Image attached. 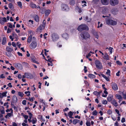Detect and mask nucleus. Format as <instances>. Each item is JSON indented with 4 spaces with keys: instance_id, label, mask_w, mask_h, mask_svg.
<instances>
[{
    "instance_id": "de8ad7c7",
    "label": "nucleus",
    "mask_w": 126,
    "mask_h": 126,
    "mask_svg": "<svg viewBox=\"0 0 126 126\" xmlns=\"http://www.w3.org/2000/svg\"><path fill=\"white\" fill-rule=\"evenodd\" d=\"M73 114V112L71 111H70L68 113L69 116H72Z\"/></svg>"
},
{
    "instance_id": "5701e85b",
    "label": "nucleus",
    "mask_w": 126,
    "mask_h": 126,
    "mask_svg": "<svg viewBox=\"0 0 126 126\" xmlns=\"http://www.w3.org/2000/svg\"><path fill=\"white\" fill-rule=\"evenodd\" d=\"M51 12V11L49 10H48L46 11L45 12L46 16H47Z\"/></svg>"
},
{
    "instance_id": "cd10ccee",
    "label": "nucleus",
    "mask_w": 126,
    "mask_h": 126,
    "mask_svg": "<svg viewBox=\"0 0 126 126\" xmlns=\"http://www.w3.org/2000/svg\"><path fill=\"white\" fill-rule=\"evenodd\" d=\"M13 111H11L10 113H8L7 114V115L8 117H11L12 116H13Z\"/></svg>"
},
{
    "instance_id": "c9c22d12",
    "label": "nucleus",
    "mask_w": 126,
    "mask_h": 126,
    "mask_svg": "<svg viewBox=\"0 0 126 126\" xmlns=\"http://www.w3.org/2000/svg\"><path fill=\"white\" fill-rule=\"evenodd\" d=\"M92 114L93 115H96L97 114V112L96 110H95L92 112Z\"/></svg>"
},
{
    "instance_id": "c85d7f7f",
    "label": "nucleus",
    "mask_w": 126,
    "mask_h": 126,
    "mask_svg": "<svg viewBox=\"0 0 126 126\" xmlns=\"http://www.w3.org/2000/svg\"><path fill=\"white\" fill-rule=\"evenodd\" d=\"M116 98L118 99H121L122 98V97L121 95L118 94H116Z\"/></svg>"
},
{
    "instance_id": "4c0bfd02",
    "label": "nucleus",
    "mask_w": 126,
    "mask_h": 126,
    "mask_svg": "<svg viewBox=\"0 0 126 126\" xmlns=\"http://www.w3.org/2000/svg\"><path fill=\"white\" fill-rule=\"evenodd\" d=\"M7 26L10 28H12L13 27V26L11 23H8L7 24Z\"/></svg>"
},
{
    "instance_id": "2f4dec72",
    "label": "nucleus",
    "mask_w": 126,
    "mask_h": 126,
    "mask_svg": "<svg viewBox=\"0 0 126 126\" xmlns=\"http://www.w3.org/2000/svg\"><path fill=\"white\" fill-rule=\"evenodd\" d=\"M62 44L61 41H60L57 44V46L59 47H62Z\"/></svg>"
},
{
    "instance_id": "ea45409f",
    "label": "nucleus",
    "mask_w": 126,
    "mask_h": 126,
    "mask_svg": "<svg viewBox=\"0 0 126 126\" xmlns=\"http://www.w3.org/2000/svg\"><path fill=\"white\" fill-rule=\"evenodd\" d=\"M30 92L29 91L25 92V94H27V95L29 96L30 95Z\"/></svg>"
},
{
    "instance_id": "bb28decb",
    "label": "nucleus",
    "mask_w": 126,
    "mask_h": 126,
    "mask_svg": "<svg viewBox=\"0 0 126 126\" xmlns=\"http://www.w3.org/2000/svg\"><path fill=\"white\" fill-rule=\"evenodd\" d=\"M112 96H109L107 98L108 101L109 102L111 101L112 99Z\"/></svg>"
},
{
    "instance_id": "e2e57ef3",
    "label": "nucleus",
    "mask_w": 126,
    "mask_h": 126,
    "mask_svg": "<svg viewBox=\"0 0 126 126\" xmlns=\"http://www.w3.org/2000/svg\"><path fill=\"white\" fill-rule=\"evenodd\" d=\"M13 126H17V125L16 123L15 122H13L12 123Z\"/></svg>"
},
{
    "instance_id": "a18cd8bd",
    "label": "nucleus",
    "mask_w": 126,
    "mask_h": 126,
    "mask_svg": "<svg viewBox=\"0 0 126 126\" xmlns=\"http://www.w3.org/2000/svg\"><path fill=\"white\" fill-rule=\"evenodd\" d=\"M94 34L95 36V37L97 38H98V36L97 35V34L96 32H94Z\"/></svg>"
},
{
    "instance_id": "412c9836",
    "label": "nucleus",
    "mask_w": 126,
    "mask_h": 126,
    "mask_svg": "<svg viewBox=\"0 0 126 126\" xmlns=\"http://www.w3.org/2000/svg\"><path fill=\"white\" fill-rule=\"evenodd\" d=\"M75 4L74 0H70L69 4L71 5H73Z\"/></svg>"
},
{
    "instance_id": "39448f33",
    "label": "nucleus",
    "mask_w": 126,
    "mask_h": 126,
    "mask_svg": "<svg viewBox=\"0 0 126 126\" xmlns=\"http://www.w3.org/2000/svg\"><path fill=\"white\" fill-rule=\"evenodd\" d=\"M95 64L96 67L98 69H100L102 68V66L101 62L98 60L95 61Z\"/></svg>"
},
{
    "instance_id": "aec40b11",
    "label": "nucleus",
    "mask_w": 126,
    "mask_h": 126,
    "mask_svg": "<svg viewBox=\"0 0 126 126\" xmlns=\"http://www.w3.org/2000/svg\"><path fill=\"white\" fill-rule=\"evenodd\" d=\"M34 18L35 20L37 22H38L39 21V19L38 16L36 15H34Z\"/></svg>"
},
{
    "instance_id": "774afa93",
    "label": "nucleus",
    "mask_w": 126,
    "mask_h": 126,
    "mask_svg": "<svg viewBox=\"0 0 126 126\" xmlns=\"http://www.w3.org/2000/svg\"><path fill=\"white\" fill-rule=\"evenodd\" d=\"M115 126H118V123L117 121H116L114 125Z\"/></svg>"
},
{
    "instance_id": "473e14b6",
    "label": "nucleus",
    "mask_w": 126,
    "mask_h": 126,
    "mask_svg": "<svg viewBox=\"0 0 126 126\" xmlns=\"http://www.w3.org/2000/svg\"><path fill=\"white\" fill-rule=\"evenodd\" d=\"M89 77L91 78H95V76L94 75L91 74H90L88 75Z\"/></svg>"
},
{
    "instance_id": "20e7f679",
    "label": "nucleus",
    "mask_w": 126,
    "mask_h": 126,
    "mask_svg": "<svg viewBox=\"0 0 126 126\" xmlns=\"http://www.w3.org/2000/svg\"><path fill=\"white\" fill-rule=\"evenodd\" d=\"M77 29L79 31H81L83 30H88L89 28L86 25L82 24L79 26Z\"/></svg>"
},
{
    "instance_id": "6ab92c4d",
    "label": "nucleus",
    "mask_w": 126,
    "mask_h": 126,
    "mask_svg": "<svg viewBox=\"0 0 126 126\" xmlns=\"http://www.w3.org/2000/svg\"><path fill=\"white\" fill-rule=\"evenodd\" d=\"M103 58L105 60H108L109 59V56L107 54L105 53L104 56L103 57Z\"/></svg>"
},
{
    "instance_id": "c03bdc74",
    "label": "nucleus",
    "mask_w": 126,
    "mask_h": 126,
    "mask_svg": "<svg viewBox=\"0 0 126 126\" xmlns=\"http://www.w3.org/2000/svg\"><path fill=\"white\" fill-rule=\"evenodd\" d=\"M86 125L87 126H90L91 124L90 122L87 121L86 123Z\"/></svg>"
},
{
    "instance_id": "49530a36",
    "label": "nucleus",
    "mask_w": 126,
    "mask_h": 126,
    "mask_svg": "<svg viewBox=\"0 0 126 126\" xmlns=\"http://www.w3.org/2000/svg\"><path fill=\"white\" fill-rule=\"evenodd\" d=\"M123 96L124 99H126V94L123 93Z\"/></svg>"
},
{
    "instance_id": "2eb2a0df",
    "label": "nucleus",
    "mask_w": 126,
    "mask_h": 126,
    "mask_svg": "<svg viewBox=\"0 0 126 126\" xmlns=\"http://www.w3.org/2000/svg\"><path fill=\"white\" fill-rule=\"evenodd\" d=\"M17 101V99L16 96H14L13 97V100L12 101V103H16Z\"/></svg>"
},
{
    "instance_id": "4468645a",
    "label": "nucleus",
    "mask_w": 126,
    "mask_h": 126,
    "mask_svg": "<svg viewBox=\"0 0 126 126\" xmlns=\"http://www.w3.org/2000/svg\"><path fill=\"white\" fill-rule=\"evenodd\" d=\"M14 65L17 68L19 69H22V66L20 64L18 63H15L14 64Z\"/></svg>"
},
{
    "instance_id": "e433bc0d",
    "label": "nucleus",
    "mask_w": 126,
    "mask_h": 126,
    "mask_svg": "<svg viewBox=\"0 0 126 126\" xmlns=\"http://www.w3.org/2000/svg\"><path fill=\"white\" fill-rule=\"evenodd\" d=\"M94 94L97 96H99V94L98 93V92L97 91H94L93 92Z\"/></svg>"
},
{
    "instance_id": "423d86ee",
    "label": "nucleus",
    "mask_w": 126,
    "mask_h": 126,
    "mask_svg": "<svg viewBox=\"0 0 126 126\" xmlns=\"http://www.w3.org/2000/svg\"><path fill=\"white\" fill-rule=\"evenodd\" d=\"M110 4L113 6H115L118 5L119 3V0H110Z\"/></svg>"
},
{
    "instance_id": "a211bd4d",
    "label": "nucleus",
    "mask_w": 126,
    "mask_h": 126,
    "mask_svg": "<svg viewBox=\"0 0 126 126\" xmlns=\"http://www.w3.org/2000/svg\"><path fill=\"white\" fill-rule=\"evenodd\" d=\"M111 103L115 106L116 107L118 106V104L116 101L115 99H113L111 101Z\"/></svg>"
},
{
    "instance_id": "a19ab883",
    "label": "nucleus",
    "mask_w": 126,
    "mask_h": 126,
    "mask_svg": "<svg viewBox=\"0 0 126 126\" xmlns=\"http://www.w3.org/2000/svg\"><path fill=\"white\" fill-rule=\"evenodd\" d=\"M7 92H5L2 93L3 97L4 96H6V94H7Z\"/></svg>"
},
{
    "instance_id": "052dcab7",
    "label": "nucleus",
    "mask_w": 126,
    "mask_h": 126,
    "mask_svg": "<svg viewBox=\"0 0 126 126\" xmlns=\"http://www.w3.org/2000/svg\"><path fill=\"white\" fill-rule=\"evenodd\" d=\"M121 122L122 123H124L125 122V119L124 118H123L122 119Z\"/></svg>"
},
{
    "instance_id": "72a5a7b5",
    "label": "nucleus",
    "mask_w": 126,
    "mask_h": 126,
    "mask_svg": "<svg viewBox=\"0 0 126 126\" xmlns=\"http://www.w3.org/2000/svg\"><path fill=\"white\" fill-rule=\"evenodd\" d=\"M46 24V21H45V20H44L43 21V24L41 25V26L43 27V28H45V26Z\"/></svg>"
},
{
    "instance_id": "58836bf2",
    "label": "nucleus",
    "mask_w": 126,
    "mask_h": 126,
    "mask_svg": "<svg viewBox=\"0 0 126 126\" xmlns=\"http://www.w3.org/2000/svg\"><path fill=\"white\" fill-rule=\"evenodd\" d=\"M110 71L109 69L107 70V71L106 72V74H107L108 76H110Z\"/></svg>"
},
{
    "instance_id": "3c124183",
    "label": "nucleus",
    "mask_w": 126,
    "mask_h": 126,
    "mask_svg": "<svg viewBox=\"0 0 126 126\" xmlns=\"http://www.w3.org/2000/svg\"><path fill=\"white\" fill-rule=\"evenodd\" d=\"M23 116L26 119H27L28 118V115H23Z\"/></svg>"
},
{
    "instance_id": "79ce46f5",
    "label": "nucleus",
    "mask_w": 126,
    "mask_h": 126,
    "mask_svg": "<svg viewBox=\"0 0 126 126\" xmlns=\"http://www.w3.org/2000/svg\"><path fill=\"white\" fill-rule=\"evenodd\" d=\"M115 112L117 113L118 114V115L119 116H120L121 115L119 113V111L117 109H115Z\"/></svg>"
},
{
    "instance_id": "5fc2aeb1",
    "label": "nucleus",
    "mask_w": 126,
    "mask_h": 126,
    "mask_svg": "<svg viewBox=\"0 0 126 126\" xmlns=\"http://www.w3.org/2000/svg\"><path fill=\"white\" fill-rule=\"evenodd\" d=\"M13 111V110L12 109H8L7 110H6V111L7 112H8L10 111Z\"/></svg>"
},
{
    "instance_id": "37998d69",
    "label": "nucleus",
    "mask_w": 126,
    "mask_h": 126,
    "mask_svg": "<svg viewBox=\"0 0 126 126\" xmlns=\"http://www.w3.org/2000/svg\"><path fill=\"white\" fill-rule=\"evenodd\" d=\"M113 49L112 48L110 47L109 48V50L110 51V53L111 54L112 52V49Z\"/></svg>"
},
{
    "instance_id": "09e8293b",
    "label": "nucleus",
    "mask_w": 126,
    "mask_h": 126,
    "mask_svg": "<svg viewBox=\"0 0 126 126\" xmlns=\"http://www.w3.org/2000/svg\"><path fill=\"white\" fill-rule=\"evenodd\" d=\"M36 118L33 119L32 120V123L33 124H34L36 122Z\"/></svg>"
},
{
    "instance_id": "a878e982",
    "label": "nucleus",
    "mask_w": 126,
    "mask_h": 126,
    "mask_svg": "<svg viewBox=\"0 0 126 126\" xmlns=\"http://www.w3.org/2000/svg\"><path fill=\"white\" fill-rule=\"evenodd\" d=\"M101 75L104 79H105L107 81H109V79L108 77H106L103 74H101Z\"/></svg>"
},
{
    "instance_id": "bf43d9fd",
    "label": "nucleus",
    "mask_w": 126,
    "mask_h": 126,
    "mask_svg": "<svg viewBox=\"0 0 126 126\" xmlns=\"http://www.w3.org/2000/svg\"><path fill=\"white\" fill-rule=\"evenodd\" d=\"M22 104L24 105H26V101L25 100H24L22 102Z\"/></svg>"
},
{
    "instance_id": "dca6fc26",
    "label": "nucleus",
    "mask_w": 126,
    "mask_h": 126,
    "mask_svg": "<svg viewBox=\"0 0 126 126\" xmlns=\"http://www.w3.org/2000/svg\"><path fill=\"white\" fill-rule=\"evenodd\" d=\"M44 28H43L41 26V25L39 26V27L37 29V31L38 32H42L43 29Z\"/></svg>"
},
{
    "instance_id": "13d9d810",
    "label": "nucleus",
    "mask_w": 126,
    "mask_h": 126,
    "mask_svg": "<svg viewBox=\"0 0 126 126\" xmlns=\"http://www.w3.org/2000/svg\"><path fill=\"white\" fill-rule=\"evenodd\" d=\"M84 72L85 73H86L87 71V67L86 66H84Z\"/></svg>"
},
{
    "instance_id": "f3484780",
    "label": "nucleus",
    "mask_w": 126,
    "mask_h": 126,
    "mask_svg": "<svg viewBox=\"0 0 126 126\" xmlns=\"http://www.w3.org/2000/svg\"><path fill=\"white\" fill-rule=\"evenodd\" d=\"M6 50L8 52H11L13 50L12 47H11L9 46H7L6 48Z\"/></svg>"
},
{
    "instance_id": "f257e3e1",
    "label": "nucleus",
    "mask_w": 126,
    "mask_h": 126,
    "mask_svg": "<svg viewBox=\"0 0 126 126\" xmlns=\"http://www.w3.org/2000/svg\"><path fill=\"white\" fill-rule=\"evenodd\" d=\"M28 32L29 36L28 39L27 41L28 43H30L32 40H35L36 39V38L34 37H33L32 38V35L34 33V32H32L31 31H29Z\"/></svg>"
},
{
    "instance_id": "7ed1b4c3",
    "label": "nucleus",
    "mask_w": 126,
    "mask_h": 126,
    "mask_svg": "<svg viewBox=\"0 0 126 126\" xmlns=\"http://www.w3.org/2000/svg\"><path fill=\"white\" fill-rule=\"evenodd\" d=\"M117 19L114 20L110 19H107L106 20V23L108 25L114 26L116 25L117 24Z\"/></svg>"
},
{
    "instance_id": "4d7b16f0",
    "label": "nucleus",
    "mask_w": 126,
    "mask_h": 126,
    "mask_svg": "<svg viewBox=\"0 0 126 126\" xmlns=\"http://www.w3.org/2000/svg\"><path fill=\"white\" fill-rule=\"evenodd\" d=\"M13 38H15L16 39H17L18 38V36L16 34H15V35L13 36Z\"/></svg>"
},
{
    "instance_id": "ddd939ff",
    "label": "nucleus",
    "mask_w": 126,
    "mask_h": 126,
    "mask_svg": "<svg viewBox=\"0 0 126 126\" xmlns=\"http://www.w3.org/2000/svg\"><path fill=\"white\" fill-rule=\"evenodd\" d=\"M62 37L65 39H67L68 38L69 36L68 34L66 33H63L62 35Z\"/></svg>"
},
{
    "instance_id": "1a4fd4ad",
    "label": "nucleus",
    "mask_w": 126,
    "mask_h": 126,
    "mask_svg": "<svg viewBox=\"0 0 126 126\" xmlns=\"http://www.w3.org/2000/svg\"><path fill=\"white\" fill-rule=\"evenodd\" d=\"M37 45L35 41H33L30 44V47L31 49H34L36 47Z\"/></svg>"
},
{
    "instance_id": "338daca9",
    "label": "nucleus",
    "mask_w": 126,
    "mask_h": 126,
    "mask_svg": "<svg viewBox=\"0 0 126 126\" xmlns=\"http://www.w3.org/2000/svg\"><path fill=\"white\" fill-rule=\"evenodd\" d=\"M9 87L12 88V85H11V83H9V84L7 85Z\"/></svg>"
},
{
    "instance_id": "b1692460",
    "label": "nucleus",
    "mask_w": 126,
    "mask_h": 126,
    "mask_svg": "<svg viewBox=\"0 0 126 126\" xmlns=\"http://www.w3.org/2000/svg\"><path fill=\"white\" fill-rule=\"evenodd\" d=\"M30 6L31 7L33 8H36L37 7L36 6L35 4L32 3H31Z\"/></svg>"
},
{
    "instance_id": "680f3d73",
    "label": "nucleus",
    "mask_w": 126,
    "mask_h": 126,
    "mask_svg": "<svg viewBox=\"0 0 126 126\" xmlns=\"http://www.w3.org/2000/svg\"><path fill=\"white\" fill-rule=\"evenodd\" d=\"M13 36L11 35H10L9 36V38L10 39H11V40L12 41L14 40V38L13 37Z\"/></svg>"
},
{
    "instance_id": "603ef678",
    "label": "nucleus",
    "mask_w": 126,
    "mask_h": 126,
    "mask_svg": "<svg viewBox=\"0 0 126 126\" xmlns=\"http://www.w3.org/2000/svg\"><path fill=\"white\" fill-rule=\"evenodd\" d=\"M107 112L108 114H110L112 113V111L110 110H109L107 111Z\"/></svg>"
},
{
    "instance_id": "0e129e2a",
    "label": "nucleus",
    "mask_w": 126,
    "mask_h": 126,
    "mask_svg": "<svg viewBox=\"0 0 126 126\" xmlns=\"http://www.w3.org/2000/svg\"><path fill=\"white\" fill-rule=\"evenodd\" d=\"M12 45L13 47H16V45L15 43L14 42H12Z\"/></svg>"
},
{
    "instance_id": "c756f323",
    "label": "nucleus",
    "mask_w": 126,
    "mask_h": 126,
    "mask_svg": "<svg viewBox=\"0 0 126 126\" xmlns=\"http://www.w3.org/2000/svg\"><path fill=\"white\" fill-rule=\"evenodd\" d=\"M8 7L10 8L11 9H13L14 8L13 4L11 3H9L8 5Z\"/></svg>"
},
{
    "instance_id": "f03ea898",
    "label": "nucleus",
    "mask_w": 126,
    "mask_h": 126,
    "mask_svg": "<svg viewBox=\"0 0 126 126\" xmlns=\"http://www.w3.org/2000/svg\"><path fill=\"white\" fill-rule=\"evenodd\" d=\"M80 36L81 39H82L86 40L88 38H89L90 37L89 34L88 32H86L81 33L80 34Z\"/></svg>"
},
{
    "instance_id": "6e6d98bb",
    "label": "nucleus",
    "mask_w": 126,
    "mask_h": 126,
    "mask_svg": "<svg viewBox=\"0 0 126 126\" xmlns=\"http://www.w3.org/2000/svg\"><path fill=\"white\" fill-rule=\"evenodd\" d=\"M0 111L1 113V114H3L5 113V111L4 110H0Z\"/></svg>"
},
{
    "instance_id": "f704fd0d",
    "label": "nucleus",
    "mask_w": 126,
    "mask_h": 126,
    "mask_svg": "<svg viewBox=\"0 0 126 126\" xmlns=\"http://www.w3.org/2000/svg\"><path fill=\"white\" fill-rule=\"evenodd\" d=\"M18 5L21 8H22V4L21 2H18L17 3Z\"/></svg>"
},
{
    "instance_id": "6e6552de",
    "label": "nucleus",
    "mask_w": 126,
    "mask_h": 126,
    "mask_svg": "<svg viewBox=\"0 0 126 126\" xmlns=\"http://www.w3.org/2000/svg\"><path fill=\"white\" fill-rule=\"evenodd\" d=\"M61 9L63 11H67L69 10V8L67 5L65 4H63L61 6Z\"/></svg>"
},
{
    "instance_id": "4be33fe9",
    "label": "nucleus",
    "mask_w": 126,
    "mask_h": 126,
    "mask_svg": "<svg viewBox=\"0 0 126 126\" xmlns=\"http://www.w3.org/2000/svg\"><path fill=\"white\" fill-rule=\"evenodd\" d=\"M6 39L5 37H4L2 39V44L3 45H4L6 43Z\"/></svg>"
},
{
    "instance_id": "7c9ffc66",
    "label": "nucleus",
    "mask_w": 126,
    "mask_h": 126,
    "mask_svg": "<svg viewBox=\"0 0 126 126\" xmlns=\"http://www.w3.org/2000/svg\"><path fill=\"white\" fill-rule=\"evenodd\" d=\"M18 94L19 96L21 97H23L24 95V94L23 93L20 92H18Z\"/></svg>"
},
{
    "instance_id": "393cba45",
    "label": "nucleus",
    "mask_w": 126,
    "mask_h": 126,
    "mask_svg": "<svg viewBox=\"0 0 126 126\" xmlns=\"http://www.w3.org/2000/svg\"><path fill=\"white\" fill-rule=\"evenodd\" d=\"M79 121V120L77 119H75L73 121V123L75 125Z\"/></svg>"
},
{
    "instance_id": "f8f14e48",
    "label": "nucleus",
    "mask_w": 126,
    "mask_h": 126,
    "mask_svg": "<svg viewBox=\"0 0 126 126\" xmlns=\"http://www.w3.org/2000/svg\"><path fill=\"white\" fill-rule=\"evenodd\" d=\"M102 3L104 5H107L109 3V0H101Z\"/></svg>"
},
{
    "instance_id": "9d476101",
    "label": "nucleus",
    "mask_w": 126,
    "mask_h": 126,
    "mask_svg": "<svg viewBox=\"0 0 126 126\" xmlns=\"http://www.w3.org/2000/svg\"><path fill=\"white\" fill-rule=\"evenodd\" d=\"M111 86L112 89L116 91L118 89L117 85L116 83H112Z\"/></svg>"
},
{
    "instance_id": "8fccbe9b",
    "label": "nucleus",
    "mask_w": 126,
    "mask_h": 126,
    "mask_svg": "<svg viewBox=\"0 0 126 126\" xmlns=\"http://www.w3.org/2000/svg\"><path fill=\"white\" fill-rule=\"evenodd\" d=\"M102 103L104 104H106L107 103V102L106 100H103L102 101Z\"/></svg>"
},
{
    "instance_id": "0eeeda50",
    "label": "nucleus",
    "mask_w": 126,
    "mask_h": 126,
    "mask_svg": "<svg viewBox=\"0 0 126 126\" xmlns=\"http://www.w3.org/2000/svg\"><path fill=\"white\" fill-rule=\"evenodd\" d=\"M52 39L53 42L57 41L59 38V36L56 34L53 33L52 34Z\"/></svg>"
},
{
    "instance_id": "69168bd1",
    "label": "nucleus",
    "mask_w": 126,
    "mask_h": 126,
    "mask_svg": "<svg viewBox=\"0 0 126 126\" xmlns=\"http://www.w3.org/2000/svg\"><path fill=\"white\" fill-rule=\"evenodd\" d=\"M50 63H48V64L49 66H52L53 65L52 63L50 61V62H49Z\"/></svg>"
},
{
    "instance_id": "9b49d317",
    "label": "nucleus",
    "mask_w": 126,
    "mask_h": 126,
    "mask_svg": "<svg viewBox=\"0 0 126 126\" xmlns=\"http://www.w3.org/2000/svg\"><path fill=\"white\" fill-rule=\"evenodd\" d=\"M6 21V19L5 17L0 18V23L1 24H3Z\"/></svg>"
},
{
    "instance_id": "864d4df0",
    "label": "nucleus",
    "mask_w": 126,
    "mask_h": 126,
    "mask_svg": "<svg viewBox=\"0 0 126 126\" xmlns=\"http://www.w3.org/2000/svg\"><path fill=\"white\" fill-rule=\"evenodd\" d=\"M116 63L118 65H122V63L121 62H120V61H116Z\"/></svg>"
}]
</instances>
